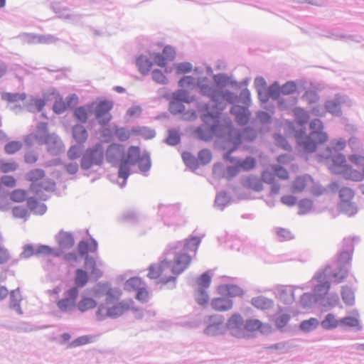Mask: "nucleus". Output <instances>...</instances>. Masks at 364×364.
Returning a JSON list of instances; mask_svg holds the SVG:
<instances>
[{
    "label": "nucleus",
    "instance_id": "1",
    "mask_svg": "<svg viewBox=\"0 0 364 364\" xmlns=\"http://www.w3.org/2000/svg\"><path fill=\"white\" fill-rule=\"evenodd\" d=\"M105 295V302L98 306L95 314L100 321L117 318L133 309L132 299L118 301L122 296V291L118 288L107 289Z\"/></svg>",
    "mask_w": 364,
    "mask_h": 364
},
{
    "label": "nucleus",
    "instance_id": "2",
    "mask_svg": "<svg viewBox=\"0 0 364 364\" xmlns=\"http://www.w3.org/2000/svg\"><path fill=\"white\" fill-rule=\"evenodd\" d=\"M310 129L311 132L309 135H306L304 131H301L295 135L299 146L309 153L315 151L318 145L326 143L328 139L326 133L323 132V126L321 120H312Z\"/></svg>",
    "mask_w": 364,
    "mask_h": 364
},
{
    "label": "nucleus",
    "instance_id": "3",
    "mask_svg": "<svg viewBox=\"0 0 364 364\" xmlns=\"http://www.w3.org/2000/svg\"><path fill=\"white\" fill-rule=\"evenodd\" d=\"M147 277L151 279H156L161 284L175 282V277L171 272V262L166 259L159 264H151L149 267Z\"/></svg>",
    "mask_w": 364,
    "mask_h": 364
},
{
    "label": "nucleus",
    "instance_id": "4",
    "mask_svg": "<svg viewBox=\"0 0 364 364\" xmlns=\"http://www.w3.org/2000/svg\"><path fill=\"white\" fill-rule=\"evenodd\" d=\"M27 178L31 182L30 191L36 195H39L43 191H48L54 186L50 180L45 178L44 171L39 168L31 171L27 174Z\"/></svg>",
    "mask_w": 364,
    "mask_h": 364
},
{
    "label": "nucleus",
    "instance_id": "5",
    "mask_svg": "<svg viewBox=\"0 0 364 364\" xmlns=\"http://www.w3.org/2000/svg\"><path fill=\"white\" fill-rule=\"evenodd\" d=\"M329 168L333 173L343 174L347 178L358 180L360 178V173L347 164L346 157L343 154H338L333 158Z\"/></svg>",
    "mask_w": 364,
    "mask_h": 364
},
{
    "label": "nucleus",
    "instance_id": "6",
    "mask_svg": "<svg viewBox=\"0 0 364 364\" xmlns=\"http://www.w3.org/2000/svg\"><path fill=\"white\" fill-rule=\"evenodd\" d=\"M103 156L102 146L97 144L92 149L86 151L82 158L81 166L83 168L87 169L92 164L100 165L103 161Z\"/></svg>",
    "mask_w": 364,
    "mask_h": 364
},
{
    "label": "nucleus",
    "instance_id": "7",
    "mask_svg": "<svg viewBox=\"0 0 364 364\" xmlns=\"http://www.w3.org/2000/svg\"><path fill=\"white\" fill-rule=\"evenodd\" d=\"M90 105H94L93 109H95V117L100 124L105 125L110 121L112 116L109 111L113 107V103L111 101L102 100L99 102H92Z\"/></svg>",
    "mask_w": 364,
    "mask_h": 364
},
{
    "label": "nucleus",
    "instance_id": "8",
    "mask_svg": "<svg viewBox=\"0 0 364 364\" xmlns=\"http://www.w3.org/2000/svg\"><path fill=\"white\" fill-rule=\"evenodd\" d=\"M78 289L76 287H71L65 293V297L60 299L57 306L61 311H69L77 306L76 300L78 296Z\"/></svg>",
    "mask_w": 364,
    "mask_h": 364
},
{
    "label": "nucleus",
    "instance_id": "9",
    "mask_svg": "<svg viewBox=\"0 0 364 364\" xmlns=\"http://www.w3.org/2000/svg\"><path fill=\"white\" fill-rule=\"evenodd\" d=\"M191 258L186 253L178 254L173 264H171V272L176 277V275L182 273L191 264Z\"/></svg>",
    "mask_w": 364,
    "mask_h": 364
},
{
    "label": "nucleus",
    "instance_id": "10",
    "mask_svg": "<svg viewBox=\"0 0 364 364\" xmlns=\"http://www.w3.org/2000/svg\"><path fill=\"white\" fill-rule=\"evenodd\" d=\"M50 135L48 132L47 124L40 123L37 128L36 134H31L26 139V141L31 144L33 141H36L39 144L48 143Z\"/></svg>",
    "mask_w": 364,
    "mask_h": 364
},
{
    "label": "nucleus",
    "instance_id": "11",
    "mask_svg": "<svg viewBox=\"0 0 364 364\" xmlns=\"http://www.w3.org/2000/svg\"><path fill=\"white\" fill-rule=\"evenodd\" d=\"M296 90V85L293 82H288L282 85V87H279L275 85L270 87L269 90V97L277 99L279 97L280 94L287 95L294 93Z\"/></svg>",
    "mask_w": 364,
    "mask_h": 364
},
{
    "label": "nucleus",
    "instance_id": "12",
    "mask_svg": "<svg viewBox=\"0 0 364 364\" xmlns=\"http://www.w3.org/2000/svg\"><path fill=\"white\" fill-rule=\"evenodd\" d=\"M203 81H205V79L200 80L199 78L191 76H184L179 80L178 84L181 87H194L197 86L203 94H207L209 91V88L208 86L203 84L202 85Z\"/></svg>",
    "mask_w": 364,
    "mask_h": 364
},
{
    "label": "nucleus",
    "instance_id": "13",
    "mask_svg": "<svg viewBox=\"0 0 364 364\" xmlns=\"http://www.w3.org/2000/svg\"><path fill=\"white\" fill-rule=\"evenodd\" d=\"M77 100L78 98L75 95L68 97L66 101H64L62 98H59L55 100L53 105V111L57 114H61L70 106L75 105L77 103Z\"/></svg>",
    "mask_w": 364,
    "mask_h": 364
},
{
    "label": "nucleus",
    "instance_id": "14",
    "mask_svg": "<svg viewBox=\"0 0 364 364\" xmlns=\"http://www.w3.org/2000/svg\"><path fill=\"white\" fill-rule=\"evenodd\" d=\"M326 275L324 272L318 273L315 279L320 284L316 285L314 288V293L318 297L326 296L330 289V284L328 282L325 281Z\"/></svg>",
    "mask_w": 364,
    "mask_h": 364
},
{
    "label": "nucleus",
    "instance_id": "15",
    "mask_svg": "<svg viewBox=\"0 0 364 364\" xmlns=\"http://www.w3.org/2000/svg\"><path fill=\"white\" fill-rule=\"evenodd\" d=\"M314 181L309 176H299L293 181L292 191L294 193H300L304 191L308 186H311Z\"/></svg>",
    "mask_w": 364,
    "mask_h": 364
},
{
    "label": "nucleus",
    "instance_id": "16",
    "mask_svg": "<svg viewBox=\"0 0 364 364\" xmlns=\"http://www.w3.org/2000/svg\"><path fill=\"white\" fill-rule=\"evenodd\" d=\"M94 105L88 104L85 106H80L74 109L73 116L79 122L85 123L89 116L92 114Z\"/></svg>",
    "mask_w": 364,
    "mask_h": 364
},
{
    "label": "nucleus",
    "instance_id": "17",
    "mask_svg": "<svg viewBox=\"0 0 364 364\" xmlns=\"http://www.w3.org/2000/svg\"><path fill=\"white\" fill-rule=\"evenodd\" d=\"M230 112L236 117L239 124L244 125L247 123L250 117V112L247 109L239 105H235L232 107Z\"/></svg>",
    "mask_w": 364,
    "mask_h": 364
},
{
    "label": "nucleus",
    "instance_id": "18",
    "mask_svg": "<svg viewBox=\"0 0 364 364\" xmlns=\"http://www.w3.org/2000/svg\"><path fill=\"white\" fill-rule=\"evenodd\" d=\"M205 110L207 111V114L204 113L202 115L203 121L210 125V130L216 133L218 131V126L216 122H218V117L220 114L219 112H210L208 111V107H205Z\"/></svg>",
    "mask_w": 364,
    "mask_h": 364
},
{
    "label": "nucleus",
    "instance_id": "19",
    "mask_svg": "<svg viewBox=\"0 0 364 364\" xmlns=\"http://www.w3.org/2000/svg\"><path fill=\"white\" fill-rule=\"evenodd\" d=\"M58 243L61 250H66L71 248L74 244V238L71 234L61 232L58 235Z\"/></svg>",
    "mask_w": 364,
    "mask_h": 364
},
{
    "label": "nucleus",
    "instance_id": "20",
    "mask_svg": "<svg viewBox=\"0 0 364 364\" xmlns=\"http://www.w3.org/2000/svg\"><path fill=\"white\" fill-rule=\"evenodd\" d=\"M211 306L215 311H225L232 307V303L228 299L215 298L212 300Z\"/></svg>",
    "mask_w": 364,
    "mask_h": 364
},
{
    "label": "nucleus",
    "instance_id": "21",
    "mask_svg": "<svg viewBox=\"0 0 364 364\" xmlns=\"http://www.w3.org/2000/svg\"><path fill=\"white\" fill-rule=\"evenodd\" d=\"M73 136L78 144L85 143L88 137L86 129L80 124H76L73 127Z\"/></svg>",
    "mask_w": 364,
    "mask_h": 364
},
{
    "label": "nucleus",
    "instance_id": "22",
    "mask_svg": "<svg viewBox=\"0 0 364 364\" xmlns=\"http://www.w3.org/2000/svg\"><path fill=\"white\" fill-rule=\"evenodd\" d=\"M1 98L9 103L14 104L17 107L19 106V102H23L26 100V95L24 93L5 92L2 94Z\"/></svg>",
    "mask_w": 364,
    "mask_h": 364
},
{
    "label": "nucleus",
    "instance_id": "23",
    "mask_svg": "<svg viewBox=\"0 0 364 364\" xmlns=\"http://www.w3.org/2000/svg\"><path fill=\"white\" fill-rule=\"evenodd\" d=\"M97 306V301L88 296H82L81 299L77 303V308L81 312L87 311L94 309Z\"/></svg>",
    "mask_w": 364,
    "mask_h": 364
},
{
    "label": "nucleus",
    "instance_id": "24",
    "mask_svg": "<svg viewBox=\"0 0 364 364\" xmlns=\"http://www.w3.org/2000/svg\"><path fill=\"white\" fill-rule=\"evenodd\" d=\"M28 208L36 215H43L46 211V206L43 203L38 202L34 198L27 200Z\"/></svg>",
    "mask_w": 364,
    "mask_h": 364
},
{
    "label": "nucleus",
    "instance_id": "25",
    "mask_svg": "<svg viewBox=\"0 0 364 364\" xmlns=\"http://www.w3.org/2000/svg\"><path fill=\"white\" fill-rule=\"evenodd\" d=\"M269 328L268 326L264 325L258 319H249L247 320L245 323L244 324V328L247 331L253 332L256 331H260L261 332H264V328Z\"/></svg>",
    "mask_w": 364,
    "mask_h": 364
},
{
    "label": "nucleus",
    "instance_id": "26",
    "mask_svg": "<svg viewBox=\"0 0 364 364\" xmlns=\"http://www.w3.org/2000/svg\"><path fill=\"white\" fill-rule=\"evenodd\" d=\"M321 326L326 330L336 328L341 326L340 320L336 318L333 314H328L321 323Z\"/></svg>",
    "mask_w": 364,
    "mask_h": 364
},
{
    "label": "nucleus",
    "instance_id": "27",
    "mask_svg": "<svg viewBox=\"0 0 364 364\" xmlns=\"http://www.w3.org/2000/svg\"><path fill=\"white\" fill-rule=\"evenodd\" d=\"M220 293L226 294L229 296L233 297L242 294V290L235 285H221L218 287Z\"/></svg>",
    "mask_w": 364,
    "mask_h": 364
},
{
    "label": "nucleus",
    "instance_id": "28",
    "mask_svg": "<svg viewBox=\"0 0 364 364\" xmlns=\"http://www.w3.org/2000/svg\"><path fill=\"white\" fill-rule=\"evenodd\" d=\"M252 304L261 310H266L272 306L273 302L272 300H269L263 296H257L253 298L251 301Z\"/></svg>",
    "mask_w": 364,
    "mask_h": 364
},
{
    "label": "nucleus",
    "instance_id": "29",
    "mask_svg": "<svg viewBox=\"0 0 364 364\" xmlns=\"http://www.w3.org/2000/svg\"><path fill=\"white\" fill-rule=\"evenodd\" d=\"M124 287L128 291H138L143 287V282L139 277H132L126 282Z\"/></svg>",
    "mask_w": 364,
    "mask_h": 364
},
{
    "label": "nucleus",
    "instance_id": "30",
    "mask_svg": "<svg viewBox=\"0 0 364 364\" xmlns=\"http://www.w3.org/2000/svg\"><path fill=\"white\" fill-rule=\"evenodd\" d=\"M141 156L140 149L136 146H132L129 148L127 151V157L125 159L132 165L136 164L139 159Z\"/></svg>",
    "mask_w": 364,
    "mask_h": 364
},
{
    "label": "nucleus",
    "instance_id": "31",
    "mask_svg": "<svg viewBox=\"0 0 364 364\" xmlns=\"http://www.w3.org/2000/svg\"><path fill=\"white\" fill-rule=\"evenodd\" d=\"M94 341V336L91 335H85L79 336L69 343L70 348H76L91 343Z\"/></svg>",
    "mask_w": 364,
    "mask_h": 364
},
{
    "label": "nucleus",
    "instance_id": "32",
    "mask_svg": "<svg viewBox=\"0 0 364 364\" xmlns=\"http://www.w3.org/2000/svg\"><path fill=\"white\" fill-rule=\"evenodd\" d=\"M21 301V296L19 290H12L10 294V306L16 309L19 313H21L20 308V302Z\"/></svg>",
    "mask_w": 364,
    "mask_h": 364
},
{
    "label": "nucleus",
    "instance_id": "33",
    "mask_svg": "<svg viewBox=\"0 0 364 364\" xmlns=\"http://www.w3.org/2000/svg\"><path fill=\"white\" fill-rule=\"evenodd\" d=\"M136 65L142 74H146L150 70L152 63L146 56H140L136 60Z\"/></svg>",
    "mask_w": 364,
    "mask_h": 364
},
{
    "label": "nucleus",
    "instance_id": "34",
    "mask_svg": "<svg viewBox=\"0 0 364 364\" xmlns=\"http://www.w3.org/2000/svg\"><path fill=\"white\" fill-rule=\"evenodd\" d=\"M339 196L343 205H351V200L354 197V193L349 188H343L340 190Z\"/></svg>",
    "mask_w": 364,
    "mask_h": 364
},
{
    "label": "nucleus",
    "instance_id": "35",
    "mask_svg": "<svg viewBox=\"0 0 364 364\" xmlns=\"http://www.w3.org/2000/svg\"><path fill=\"white\" fill-rule=\"evenodd\" d=\"M132 132L134 134L141 136L146 139H152L155 136V132L154 130L147 129L146 127H134L132 129Z\"/></svg>",
    "mask_w": 364,
    "mask_h": 364
},
{
    "label": "nucleus",
    "instance_id": "36",
    "mask_svg": "<svg viewBox=\"0 0 364 364\" xmlns=\"http://www.w3.org/2000/svg\"><path fill=\"white\" fill-rule=\"evenodd\" d=\"M319 322L316 318H311L308 320L303 321L300 323V329L304 332H309L318 326Z\"/></svg>",
    "mask_w": 364,
    "mask_h": 364
},
{
    "label": "nucleus",
    "instance_id": "37",
    "mask_svg": "<svg viewBox=\"0 0 364 364\" xmlns=\"http://www.w3.org/2000/svg\"><path fill=\"white\" fill-rule=\"evenodd\" d=\"M341 326L347 327H356L359 324L358 314L357 311L355 312L353 316H346L340 319Z\"/></svg>",
    "mask_w": 364,
    "mask_h": 364
},
{
    "label": "nucleus",
    "instance_id": "38",
    "mask_svg": "<svg viewBox=\"0 0 364 364\" xmlns=\"http://www.w3.org/2000/svg\"><path fill=\"white\" fill-rule=\"evenodd\" d=\"M22 148V143L19 141H11L4 146V151L7 154L12 155Z\"/></svg>",
    "mask_w": 364,
    "mask_h": 364
},
{
    "label": "nucleus",
    "instance_id": "39",
    "mask_svg": "<svg viewBox=\"0 0 364 364\" xmlns=\"http://www.w3.org/2000/svg\"><path fill=\"white\" fill-rule=\"evenodd\" d=\"M75 274V284L80 287H84L88 281L87 274L84 270L78 269L76 270Z\"/></svg>",
    "mask_w": 364,
    "mask_h": 364
},
{
    "label": "nucleus",
    "instance_id": "40",
    "mask_svg": "<svg viewBox=\"0 0 364 364\" xmlns=\"http://www.w3.org/2000/svg\"><path fill=\"white\" fill-rule=\"evenodd\" d=\"M132 164L126 160H123L121 161L119 168L118 176L119 178H122L124 180H127L130 173V166Z\"/></svg>",
    "mask_w": 364,
    "mask_h": 364
},
{
    "label": "nucleus",
    "instance_id": "41",
    "mask_svg": "<svg viewBox=\"0 0 364 364\" xmlns=\"http://www.w3.org/2000/svg\"><path fill=\"white\" fill-rule=\"evenodd\" d=\"M237 164L240 171H250L255 167L256 160L252 157H247L244 160L238 161Z\"/></svg>",
    "mask_w": 364,
    "mask_h": 364
},
{
    "label": "nucleus",
    "instance_id": "42",
    "mask_svg": "<svg viewBox=\"0 0 364 364\" xmlns=\"http://www.w3.org/2000/svg\"><path fill=\"white\" fill-rule=\"evenodd\" d=\"M26 196V191L23 189H16L10 193V199L15 203L23 202Z\"/></svg>",
    "mask_w": 364,
    "mask_h": 364
},
{
    "label": "nucleus",
    "instance_id": "43",
    "mask_svg": "<svg viewBox=\"0 0 364 364\" xmlns=\"http://www.w3.org/2000/svg\"><path fill=\"white\" fill-rule=\"evenodd\" d=\"M18 168V164L14 161H0V171L2 173L14 172Z\"/></svg>",
    "mask_w": 364,
    "mask_h": 364
},
{
    "label": "nucleus",
    "instance_id": "44",
    "mask_svg": "<svg viewBox=\"0 0 364 364\" xmlns=\"http://www.w3.org/2000/svg\"><path fill=\"white\" fill-rule=\"evenodd\" d=\"M85 267L90 269V274H94L97 278L102 275V272L96 267L95 259L89 257L87 255L85 257Z\"/></svg>",
    "mask_w": 364,
    "mask_h": 364
},
{
    "label": "nucleus",
    "instance_id": "45",
    "mask_svg": "<svg viewBox=\"0 0 364 364\" xmlns=\"http://www.w3.org/2000/svg\"><path fill=\"white\" fill-rule=\"evenodd\" d=\"M211 277L208 273L203 274L197 279L198 289L206 290L210 284Z\"/></svg>",
    "mask_w": 364,
    "mask_h": 364
},
{
    "label": "nucleus",
    "instance_id": "46",
    "mask_svg": "<svg viewBox=\"0 0 364 364\" xmlns=\"http://www.w3.org/2000/svg\"><path fill=\"white\" fill-rule=\"evenodd\" d=\"M136 163H138L139 167L142 171H147L151 166L150 158L146 153L142 154Z\"/></svg>",
    "mask_w": 364,
    "mask_h": 364
},
{
    "label": "nucleus",
    "instance_id": "47",
    "mask_svg": "<svg viewBox=\"0 0 364 364\" xmlns=\"http://www.w3.org/2000/svg\"><path fill=\"white\" fill-rule=\"evenodd\" d=\"M114 134L117 136L118 139L122 141L128 140L132 134H134L131 130H128L125 128H117L114 130Z\"/></svg>",
    "mask_w": 364,
    "mask_h": 364
},
{
    "label": "nucleus",
    "instance_id": "48",
    "mask_svg": "<svg viewBox=\"0 0 364 364\" xmlns=\"http://www.w3.org/2000/svg\"><path fill=\"white\" fill-rule=\"evenodd\" d=\"M228 325L230 328H240L243 326V319L240 314H233L228 320Z\"/></svg>",
    "mask_w": 364,
    "mask_h": 364
},
{
    "label": "nucleus",
    "instance_id": "49",
    "mask_svg": "<svg viewBox=\"0 0 364 364\" xmlns=\"http://www.w3.org/2000/svg\"><path fill=\"white\" fill-rule=\"evenodd\" d=\"M35 255H54L55 256H60L61 255V252H55L52 248L47 245H41L36 250Z\"/></svg>",
    "mask_w": 364,
    "mask_h": 364
},
{
    "label": "nucleus",
    "instance_id": "50",
    "mask_svg": "<svg viewBox=\"0 0 364 364\" xmlns=\"http://www.w3.org/2000/svg\"><path fill=\"white\" fill-rule=\"evenodd\" d=\"M272 170L279 178L286 180L289 178L288 171L284 168L281 165H273Z\"/></svg>",
    "mask_w": 364,
    "mask_h": 364
},
{
    "label": "nucleus",
    "instance_id": "51",
    "mask_svg": "<svg viewBox=\"0 0 364 364\" xmlns=\"http://www.w3.org/2000/svg\"><path fill=\"white\" fill-rule=\"evenodd\" d=\"M120 152V146L118 144H112L107 149L106 156L109 161H112L116 154Z\"/></svg>",
    "mask_w": 364,
    "mask_h": 364
},
{
    "label": "nucleus",
    "instance_id": "52",
    "mask_svg": "<svg viewBox=\"0 0 364 364\" xmlns=\"http://www.w3.org/2000/svg\"><path fill=\"white\" fill-rule=\"evenodd\" d=\"M212 159L211 152L207 149L201 150L198 154V161L203 164L205 165L210 162Z\"/></svg>",
    "mask_w": 364,
    "mask_h": 364
},
{
    "label": "nucleus",
    "instance_id": "53",
    "mask_svg": "<svg viewBox=\"0 0 364 364\" xmlns=\"http://www.w3.org/2000/svg\"><path fill=\"white\" fill-rule=\"evenodd\" d=\"M326 108L330 113L338 115L341 113L340 104L335 101H328L326 103Z\"/></svg>",
    "mask_w": 364,
    "mask_h": 364
},
{
    "label": "nucleus",
    "instance_id": "54",
    "mask_svg": "<svg viewBox=\"0 0 364 364\" xmlns=\"http://www.w3.org/2000/svg\"><path fill=\"white\" fill-rule=\"evenodd\" d=\"M200 242V240L199 237H193L187 240L185 248L187 250H192L196 252L198 250Z\"/></svg>",
    "mask_w": 364,
    "mask_h": 364
},
{
    "label": "nucleus",
    "instance_id": "55",
    "mask_svg": "<svg viewBox=\"0 0 364 364\" xmlns=\"http://www.w3.org/2000/svg\"><path fill=\"white\" fill-rule=\"evenodd\" d=\"M312 206L313 203L311 200L309 199L301 200L299 203V212L300 214H305L312 208Z\"/></svg>",
    "mask_w": 364,
    "mask_h": 364
},
{
    "label": "nucleus",
    "instance_id": "56",
    "mask_svg": "<svg viewBox=\"0 0 364 364\" xmlns=\"http://www.w3.org/2000/svg\"><path fill=\"white\" fill-rule=\"evenodd\" d=\"M196 300L197 302L200 305H205L208 303L209 301V296L204 289H198L197 290V295H196Z\"/></svg>",
    "mask_w": 364,
    "mask_h": 364
},
{
    "label": "nucleus",
    "instance_id": "57",
    "mask_svg": "<svg viewBox=\"0 0 364 364\" xmlns=\"http://www.w3.org/2000/svg\"><path fill=\"white\" fill-rule=\"evenodd\" d=\"M12 215L16 218H26L27 210L23 206H16L12 209Z\"/></svg>",
    "mask_w": 364,
    "mask_h": 364
},
{
    "label": "nucleus",
    "instance_id": "58",
    "mask_svg": "<svg viewBox=\"0 0 364 364\" xmlns=\"http://www.w3.org/2000/svg\"><path fill=\"white\" fill-rule=\"evenodd\" d=\"M276 174L272 170V166L270 169L266 170L262 173V179L267 183H273L275 179Z\"/></svg>",
    "mask_w": 364,
    "mask_h": 364
},
{
    "label": "nucleus",
    "instance_id": "59",
    "mask_svg": "<svg viewBox=\"0 0 364 364\" xmlns=\"http://www.w3.org/2000/svg\"><path fill=\"white\" fill-rule=\"evenodd\" d=\"M342 299L346 304L351 305L354 302L353 293L351 290L345 288L342 291Z\"/></svg>",
    "mask_w": 364,
    "mask_h": 364
},
{
    "label": "nucleus",
    "instance_id": "60",
    "mask_svg": "<svg viewBox=\"0 0 364 364\" xmlns=\"http://www.w3.org/2000/svg\"><path fill=\"white\" fill-rule=\"evenodd\" d=\"M176 98L181 102L191 103L195 100L194 97L190 96L186 90H179L176 95Z\"/></svg>",
    "mask_w": 364,
    "mask_h": 364
},
{
    "label": "nucleus",
    "instance_id": "61",
    "mask_svg": "<svg viewBox=\"0 0 364 364\" xmlns=\"http://www.w3.org/2000/svg\"><path fill=\"white\" fill-rule=\"evenodd\" d=\"M136 299L142 303L147 302L149 299V293L146 288L142 287L137 292L136 295Z\"/></svg>",
    "mask_w": 364,
    "mask_h": 364
},
{
    "label": "nucleus",
    "instance_id": "62",
    "mask_svg": "<svg viewBox=\"0 0 364 364\" xmlns=\"http://www.w3.org/2000/svg\"><path fill=\"white\" fill-rule=\"evenodd\" d=\"M180 141V136L178 133V132L175 130H170L168 132V136L166 138V142L167 144L170 145H176Z\"/></svg>",
    "mask_w": 364,
    "mask_h": 364
},
{
    "label": "nucleus",
    "instance_id": "63",
    "mask_svg": "<svg viewBox=\"0 0 364 364\" xmlns=\"http://www.w3.org/2000/svg\"><path fill=\"white\" fill-rule=\"evenodd\" d=\"M0 181L1 185L4 184L5 186L9 188H14L16 185V180L15 178L9 175L3 176L1 178Z\"/></svg>",
    "mask_w": 364,
    "mask_h": 364
},
{
    "label": "nucleus",
    "instance_id": "64",
    "mask_svg": "<svg viewBox=\"0 0 364 364\" xmlns=\"http://www.w3.org/2000/svg\"><path fill=\"white\" fill-rule=\"evenodd\" d=\"M151 58L153 62L160 67H165L166 65V58L161 54L153 53L151 54Z\"/></svg>",
    "mask_w": 364,
    "mask_h": 364
}]
</instances>
